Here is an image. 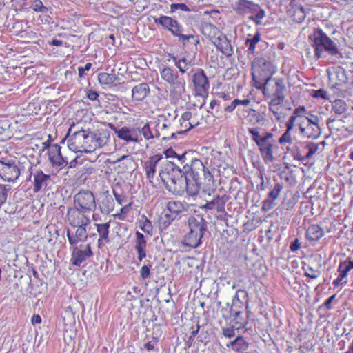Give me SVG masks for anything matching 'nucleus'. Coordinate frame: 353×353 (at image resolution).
Wrapping results in <instances>:
<instances>
[{"label": "nucleus", "instance_id": "4d7b16f0", "mask_svg": "<svg viewBox=\"0 0 353 353\" xmlns=\"http://www.w3.org/2000/svg\"><path fill=\"white\" fill-rule=\"evenodd\" d=\"M151 264L143 265L140 270V277L142 280H146L150 276Z\"/></svg>", "mask_w": 353, "mask_h": 353}, {"label": "nucleus", "instance_id": "a19ab883", "mask_svg": "<svg viewBox=\"0 0 353 353\" xmlns=\"http://www.w3.org/2000/svg\"><path fill=\"white\" fill-rule=\"evenodd\" d=\"M119 79L114 74L101 72L98 74V81L101 85H111Z\"/></svg>", "mask_w": 353, "mask_h": 353}, {"label": "nucleus", "instance_id": "e433bc0d", "mask_svg": "<svg viewBox=\"0 0 353 353\" xmlns=\"http://www.w3.org/2000/svg\"><path fill=\"white\" fill-rule=\"evenodd\" d=\"M202 34L212 41L221 33L219 29L211 23H205L201 26Z\"/></svg>", "mask_w": 353, "mask_h": 353}, {"label": "nucleus", "instance_id": "680f3d73", "mask_svg": "<svg viewBox=\"0 0 353 353\" xmlns=\"http://www.w3.org/2000/svg\"><path fill=\"white\" fill-rule=\"evenodd\" d=\"M279 142L281 144L292 143V139L291 137L290 132L288 131H285V132L280 137Z\"/></svg>", "mask_w": 353, "mask_h": 353}, {"label": "nucleus", "instance_id": "603ef678", "mask_svg": "<svg viewBox=\"0 0 353 353\" xmlns=\"http://www.w3.org/2000/svg\"><path fill=\"white\" fill-rule=\"evenodd\" d=\"M265 16V12L264 10H259L257 12L252 14L248 19L256 23V25L262 24V19Z\"/></svg>", "mask_w": 353, "mask_h": 353}, {"label": "nucleus", "instance_id": "f257e3e1", "mask_svg": "<svg viewBox=\"0 0 353 353\" xmlns=\"http://www.w3.org/2000/svg\"><path fill=\"white\" fill-rule=\"evenodd\" d=\"M159 176L166 190L176 196H183L185 192L190 196H197L200 190L210 195L216 188L213 174L198 159L185 163L183 168L167 161Z\"/></svg>", "mask_w": 353, "mask_h": 353}, {"label": "nucleus", "instance_id": "79ce46f5", "mask_svg": "<svg viewBox=\"0 0 353 353\" xmlns=\"http://www.w3.org/2000/svg\"><path fill=\"white\" fill-rule=\"evenodd\" d=\"M347 108L346 102L342 99H336L332 103V111L336 114H342L346 111Z\"/></svg>", "mask_w": 353, "mask_h": 353}, {"label": "nucleus", "instance_id": "f3484780", "mask_svg": "<svg viewBox=\"0 0 353 353\" xmlns=\"http://www.w3.org/2000/svg\"><path fill=\"white\" fill-rule=\"evenodd\" d=\"M298 125L301 136L305 138L315 139L321 135V130L319 124L300 121L298 122Z\"/></svg>", "mask_w": 353, "mask_h": 353}, {"label": "nucleus", "instance_id": "f8f14e48", "mask_svg": "<svg viewBox=\"0 0 353 353\" xmlns=\"http://www.w3.org/2000/svg\"><path fill=\"white\" fill-rule=\"evenodd\" d=\"M88 212H83L77 208H69L67 212V219L72 227L88 226L90 223Z\"/></svg>", "mask_w": 353, "mask_h": 353}, {"label": "nucleus", "instance_id": "2f4dec72", "mask_svg": "<svg viewBox=\"0 0 353 353\" xmlns=\"http://www.w3.org/2000/svg\"><path fill=\"white\" fill-rule=\"evenodd\" d=\"M99 208L101 212L104 214H108L114 210V201L108 191L103 194L101 200L99 201Z\"/></svg>", "mask_w": 353, "mask_h": 353}, {"label": "nucleus", "instance_id": "0eeeda50", "mask_svg": "<svg viewBox=\"0 0 353 353\" xmlns=\"http://www.w3.org/2000/svg\"><path fill=\"white\" fill-rule=\"evenodd\" d=\"M159 72L162 79L172 88V92L178 96L185 93V81L183 77H179L176 70L163 65L159 68Z\"/></svg>", "mask_w": 353, "mask_h": 353}, {"label": "nucleus", "instance_id": "9b49d317", "mask_svg": "<svg viewBox=\"0 0 353 353\" xmlns=\"http://www.w3.org/2000/svg\"><path fill=\"white\" fill-rule=\"evenodd\" d=\"M20 175V170L17 163L10 159L0 160V176L6 181L14 182Z\"/></svg>", "mask_w": 353, "mask_h": 353}, {"label": "nucleus", "instance_id": "c756f323", "mask_svg": "<svg viewBox=\"0 0 353 353\" xmlns=\"http://www.w3.org/2000/svg\"><path fill=\"white\" fill-rule=\"evenodd\" d=\"M150 94V89L148 83H141L132 89V99L134 101H142Z\"/></svg>", "mask_w": 353, "mask_h": 353}, {"label": "nucleus", "instance_id": "4468645a", "mask_svg": "<svg viewBox=\"0 0 353 353\" xmlns=\"http://www.w3.org/2000/svg\"><path fill=\"white\" fill-rule=\"evenodd\" d=\"M92 255L93 252L90 243L79 246L74 245L71 259L72 263L76 266H81L83 262Z\"/></svg>", "mask_w": 353, "mask_h": 353}, {"label": "nucleus", "instance_id": "e2e57ef3", "mask_svg": "<svg viewBox=\"0 0 353 353\" xmlns=\"http://www.w3.org/2000/svg\"><path fill=\"white\" fill-rule=\"evenodd\" d=\"M312 92H313L312 97L314 98H321L323 99H328L327 91H325L323 89H319L316 90H314Z\"/></svg>", "mask_w": 353, "mask_h": 353}, {"label": "nucleus", "instance_id": "cd10ccee", "mask_svg": "<svg viewBox=\"0 0 353 353\" xmlns=\"http://www.w3.org/2000/svg\"><path fill=\"white\" fill-rule=\"evenodd\" d=\"M163 159V155L157 154L151 156L148 160L144 162L143 168L147 178L151 182L156 173V167L157 163Z\"/></svg>", "mask_w": 353, "mask_h": 353}, {"label": "nucleus", "instance_id": "5701e85b", "mask_svg": "<svg viewBox=\"0 0 353 353\" xmlns=\"http://www.w3.org/2000/svg\"><path fill=\"white\" fill-rule=\"evenodd\" d=\"M283 185L282 183H276L271 191L268 194V198L263 201L262 209L265 212H268L273 208L276 203L274 201L278 198Z\"/></svg>", "mask_w": 353, "mask_h": 353}, {"label": "nucleus", "instance_id": "473e14b6", "mask_svg": "<svg viewBox=\"0 0 353 353\" xmlns=\"http://www.w3.org/2000/svg\"><path fill=\"white\" fill-rule=\"evenodd\" d=\"M253 66L259 68V70L265 72V77H272V75L276 72V68H274L273 64L263 58H258L253 62Z\"/></svg>", "mask_w": 353, "mask_h": 353}, {"label": "nucleus", "instance_id": "338daca9", "mask_svg": "<svg viewBox=\"0 0 353 353\" xmlns=\"http://www.w3.org/2000/svg\"><path fill=\"white\" fill-rule=\"evenodd\" d=\"M113 194L116 201L120 205H123L126 202V196L122 194L119 193L116 190L113 189Z\"/></svg>", "mask_w": 353, "mask_h": 353}, {"label": "nucleus", "instance_id": "a878e982", "mask_svg": "<svg viewBox=\"0 0 353 353\" xmlns=\"http://www.w3.org/2000/svg\"><path fill=\"white\" fill-rule=\"evenodd\" d=\"M147 240L141 232H135L134 249L137 252V259L142 261L146 257Z\"/></svg>", "mask_w": 353, "mask_h": 353}, {"label": "nucleus", "instance_id": "bb28decb", "mask_svg": "<svg viewBox=\"0 0 353 353\" xmlns=\"http://www.w3.org/2000/svg\"><path fill=\"white\" fill-rule=\"evenodd\" d=\"M61 147L58 144H53L49 146L48 150V160L53 168H57L58 165H63V155L61 154Z\"/></svg>", "mask_w": 353, "mask_h": 353}, {"label": "nucleus", "instance_id": "412c9836", "mask_svg": "<svg viewBox=\"0 0 353 353\" xmlns=\"http://www.w3.org/2000/svg\"><path fill=\"white\" fill-rule=\"evenodd\" d=\"M93 143V152L97 149L105 145L110 139V132L108 130H98L97 132H90Z\"/></svg>", "mask_w": 353, "mask_h": 353}, {"label": "nucleus", "instance_id": "393cba45", "mask_svg": "<svg viewBox=\"0 0 353 353\" xmlns=\"http://www.w3.org/2000/svg\"><path fill=\"white\" fill-rule=\"evenodd\" d=\"M134 161L132 156L126 154L123 155L116 161H113L114 165H117V168L119 172H127L134 170Z\"/></svg>", "mask_w": 353, "mask_h": 353}, {"label": "nucleus", "instance_id": "5fc2aeb1", "mask_svg": "<svg viewBox=\"0 0 353 353\" xmlns=\"http://www.w3.org/2000/svg\"><path fill=\"white\" fill-rule=\"evenodd\" d=\"M32 8L35 12L46 13L48 12V8L43 6L41 0H35L32 5Z\"/></svg>", "mask_w": 353, "mask_h": 353}, {"label": "nucleus", "instance_id": "8fccbe9b", "mask_svg": "<svg viewBox=\"0 0 353 353\" xmlns=\"http://www.w3.org/2000/svg\"><path fill=\"white\" fill-rule=\"evenodd\" d=\"M178 10L190 12L192 10L188 6L183 3H172L170 5V13H174Z\"/></svg>", "mask_w": 353, "mask_h": 353}, {"label": "nucleus", "instance_id": "7ed1b4c3", "mask_svg": "<svg viewBox=\"0 0 353 353\" xmlns=\"http://www.w3.org/2000/svg\"><path fill=\"white\" fill-rule=\"evenodd\" d=\"M189 232L185 234L182 245L190 248H197L202 243L204 233L208 229V222L201 216L188 219Z\"/></svg>", "mask_w": 353, "mask_h": 353}, {"label": "nucleus", "instance_id": "052dcab7", "mask_svg": "<svg viewBox=\"0 0 353 353\" xmlns=\"http://www.w3.org/2000/svg\"><path fill=\"white\" fill-rule=\"evenodd\" d=\"M307 110L305 109V107L303 105L296 108L293 112L294 114H296L298 117L299 122L303 119V118L304 117V114H305Z\"/></svg>", "mask_w": 353, "mask_h": 353}, {"label": "nucleus", "instance_id": "864d4df0", "mask_svg": "<svg viewBox=\"0 0 353 353\" xmlns=\"http://www.w3.org/2000/svg\"><path fill=\"white\" fill-rule=\"evenodd\" d=\"M301 121H304L305 122H309L310 123L319 124L320 118L312 114L311 112H307L305 114H304V117Z\"/></svg>", "mask_w": 353, "mask_h": 353}, {"label": "nucleus", "instance_id": "de8ad7c7", "mask_svg": "<svg viewBox=\"0 0 353 353\" xmlns=\"http://www.w3.org/2000/svg\"><path fill=\"white\" fill-rule=\"evenodd\" d=\"M305 12L303 6H298L294 8L292 14L293 21L296 23H302L305 18Z\"/></svg>", "mask_w": 353, "mask_h": 353}, {"label": "nucleus", "instance_id": "6e6552de", "mask_svg": "<svg viewBox=\"0 0 353 353\" xmlns=\"http://www.w3.org/2000/svg\"><path fill=\"white\" fill-rule=\"evenodd\" d=\"M154 21L156 24L170 32L174 37H178L179 41H189L190 38H193L192 36L185 35L182 26L176 19L170 17L161 15L158 18L154 17Z\"/></svg>", "mask_w": 353, "mask_h": 353}, {"label": "nucleus", "instance_id": "69168bd1", "mask_svg": "<svg viewBox=\"0 0 353 353\" xmlns=\"http://www.w3.org/2000/svg\"><path fill=\"white\" fill-rule=\"evenodd\" d=\"M243 314L240 315L239 317H238V321L239 323H236V321H233L234 323V324L236 325H237L236 327V330H241V329H243V328H245L246 327V325H248V320L247 319H244L242 316Z\"/></svg>", "mask_w": 353, "mask_h": 353}, {"label": "nucleus", "instance_id": "a18cd8bd", "mask_svg": "<svg viewBox=\"0 0 353 353\" xmlns=\"http://www.w3.org/2000/svg\"><path fill=\"white\" fill-rule=\"evenodd\" d=\"M173 61L175 63V65L179 68V72L183 74L185 73L192 65L191 62L188 61L185 58L177 59L176 57H174Z\"/></svg>", "mask_w": 353, "mask_h": 353}, {"label": "nucleus", "instance_id": "6ab92c4d", "mask_svg": "<svg viewBox=\"0 0 353 353\" xmlns=\"http://www.w3.org/2000/svg\"><path fill=\"white\" fill-rule=\"evenodd\" d=\"M234 10L238 14L244 15L246 14H254L259 10H262L263 9L259 6V4L252 1L248 0H238L235 3Z\"/></svg>", "mask_w": 353, "mask_h": 353}, {"label": "nucleus", "instance_id": "c9c22d12", "mask_svg": "<svg viewBox=\"0 0 353 353\" xmlns=\"http://www.w3.org/2000/svg\"><path fill=\"white\" fill-rule=\"evenodd\" d=\"M325 234L323 229L317 224L310 225L305 233L307 240L317 241Z\"/></svg>", "mask_w": 353, "mask_h": 353}, {"label": "nucleus", "instance_id": "423d86ee", "mask_svg": "<svg viewBox=\"0 0 353 353\" xmlns=\"http://www.w3.org/2000/svg\"><path fill=\"white\" fill-rule=\"evenodd\" d=\"M262 83L263 94L266 98L284 101L287 88L283 78L272 79L270 77L265 78Z\"/></svg>", "mask_w": 353, "mask_h": 353}, {"label": "nucleus", "instance_id": "c03bdc74", "mask_svg": "<svg viewBox=\"0 0 353 353\" xmlns=\"http://www.w3.org/2000/svg\"><path fill=\"white\" fill-rule=\"evenodd\" d=\"M164 154L166 157V158H171V157H176L182 164L187 163L188 161L187 159V154L188 152H185L181 154H178L173 149L171 148L169 149H167L164 151Z\"/></svg>", "mask_w": 353, "mask_h": 353}, {"label": "nucleus", "instance_id": "c85d7f7f", "mask_svg": "<svg viewBox=\"0 0 353 353\" xmlns=\"http://www.w3.org/2000/svg\"><path fill=\"white\" fill-rule=\"evenodd\" d=\"M86 227L77 226L74 234L72 233L69 230H68L67 236L71 245H77L78 243L86 241L88 238Z\"/></svg>", "mask_w": 353, "mask_h": 353}, {"label": "nucleus", "instance_id": "f03ea898", "mask_svg": "<svg viewBox=\"0 0 353 353\" xmlns=\"http://www.w3.org/2000/svg\"><path fill=\"white\" fill-rule=\"evenodd\" d=\"M309 39L314 48L316 59L322 57L324 52L331 56L341 55L339 49V41L336 38H331L329 32L323 30L322 28H314L312 33L309 35Z\"/></svg>", "mask_w": 353, "mask_h": 353}, {"label": "nucleus", "instance_id": "774afa93", "mask_svg": "<svg viewBox=\"0 0 353 353\" xmlns=\"http://www.w3.org/2000/svg\"><path fill=\"white\" fill-rule=\"evenodd\" d=\"M92 67L91 63H87L84 67L79 66L78 67V72L79 77L82 78L85 77V72L89 71Z\"/></svg>", "mask_w": 353, "mask_h": 353}, {"label": "nucleus", "instance_id": "09e8293b", "mask_svg": "<svg viewBox=\"0 0 353 353\" xmlns=\"http://www.w3.org/2000/svg\"><path fill=\"white\" fill-rule=\"evenodd\" d=\"M305 148L308 149V152L303 157L300 159L301 162L310 159L318 150L319 146L315 143L310 142L305 145Z\"/></svg>", "mask_w": 353, "mask_h": 353}, {"label": "nucleus", "instance_id": "bf43d9fd", "mask_svg": "<svg viewBox=\"0 0 353 353\" xmlns=\"http://www.w3.org/2000/svg\"><path fill=\"white\" fill-rule=\"evenodd\" d=\"M336 294H333L331 296H330L328 299L325 300L324 303L318 307V310L320 311L321 310H330L332 308V303L335 299Z\"/></svg>", "mask_w": 353, "mask_h": 353}, {"label": "nucleus", "instance_id": "aec40b11", "mask_svg": "<svg viewBox=\"0 0 353 353\" xmlns=\"http://www.w3.org/2000/svg\"><path fill=\"white\" fill-rule=\"evenodd\" d=\"M184 205L181 201H171L167 203V208L164 210L166 221L169 223L173 221L183 211Z\"/></svg>", "mask_w": 353, "mask_h": 353}, {"label": "nucleus", "instance_id": "49530a36", "mask_svg": "<svg viewBox=\"0 0 353 353\" xmlns=\"http://www.w3.org/2000/svg\"><path fill=\"white\" fill-rule=\"evenodd\" d=\"M284 101H278L277 99H271L269 102V110L273 113L277 120L280 119V114L279 113V110L280 108V105L283 103Z\"/></svg>", "mask_w": 353, "mask_h": 353}, {"label": "nucleus", "instance_id": "4c0bfd02", "mask_svg": "<svg viewBox=\"0 0 353 353\" xmlns=\"http://www.w3.org/2000/svg\"><path fill=\"white\" fill-rule=\"evenodd\" d=\"M261 41V34L257 31L251 38H247L245 45L248 48V55H254L256 44Z\"/></svg>", "mask_w": 353, "mask_h": 353}, {"label": "nucleus", "instance_id": "13d9d810", "mask_svg": "<svg viewBox=\"0 0 353 353\" xmlns=\"http://www.w3.org/2000/svg\"><path fill=\"white\" fill-rule=\"evenodd\" d=\"M222 334L226 338H232L235 336V331L237 330L234 325L230 327H222Z\"/></svg>", "mask_w": 353, "mask_h": 353}, {"label": "nucleus", "instance_id": "9d476101", "mask_svg": "<svg viewBox=\"0 0 353 353\" xmlns=\"http://www.w3.org/2000/svg\"><path fill=\"white\" fill-rule=\"evenodd\" d=\"M330 80L334 81L332 88L341 90L343 88H348L349 85L353 84L352 72L351 70L346 71L342 67H337L334 69L333 74H329Z\"/></svg>", "mask_w": 353, "mask_h": 353}, {"label": "nucleus", "instance_id": "a211bd4d", "mask_svg": "<svg viewBox=\"0 0 353 353\" xmlns=\"http://www.w3.org/2000/svg\"><path fill=\"white\" fill-rule=\"evenodd\" d=\"M117 135L119 139L126 142L138 143L141 140L139 128L123 126L117 132Z\"/></svg>", "mask_w": 353, "mask_h": 353}, {"label": "nucleus", "instance_id": "72a5a7b5", "mask_svg": "<svg viewBox=\"0 0 353 353\" xmlns=\"http://www.w3.org/2000/svg\"><path fill=\"white\" fill-rule=\"evenodd\" d=\"M226 202L225 196H220L219 194L214 196L211 201H207L203 208L208 210H216L218 212H223L225 209Z\"/></svg>", "mask_w": 353, "mask_h": 353}, {"label": "nucleus", "instance_id": "7c9ffc66", "mask_svg": "<svg viewBox=\"0 0 353 353\" xmlns=\"http://www.w3.org/2000/svg\"><path fill=\"white\" fill-rule=\"evenodd\" d=\"M95 225L97 227V231L99 235V238L98 239V247L101 248L110 242L109 228L110 226V221L105 223H96Z\"/></svg>", "mask_w": 353, "mask_h": 353}, {"label": "nucleus", "instance_id": "37998d69", "mask_svg": "<svg viewBox=\"0 0 353 353\" xmlns=\"http://www.w3.org/2000/svg\"><path fill=\"white\" fill-rule=\"evenodd\" d=\"M352 269L353 261H352L350 258H347L345 261L340 262L338 267V272L341 274L347 276V273Z\"/></svg>", "mask_w": 353, "mask_h": 353}, {"label": "nucleus", "instance_id": "2eb2a0df", "mask_svg": "<svg viewBox=\"0 0 353 353\" xmlns=\"http://www.w3.org/2000/svg\"><path fill=\"white\" fill-rule=\"evenodd\" d=\"M192 81L198 95L203 97L204 94H208L210 83L203 70H200L193 74Z\"/></svg>", "mask_w": 353, "mask_h": 353}, {"label": "nucleus", "instance_id": "dca6fc26", "mask_svg": "<svg viewBox=\"0 0 353 353\" xmlns=\"http://www.w3.org/2000/svg\"><path fill=\"white\" fill-rule=\"evenodd\" d=\"M248 132L259 150L272 143H276V140L274 139V135L271 132H265L263 134H260L258 128H248Z\"/></svg>", "mask_w": 353, "mask_h": 353}, {"label": "nucleus", "instance_id": "ddd939ff", "mask_svg": "<svg viewBox=\"0 0 353 353\" xmlns=\"http://www.w3.org/2000/svg\"><path fill=\"white\" fill-rule=\"evenodd\" d=\"M30 174L33 176V191L37 193L41 190H47L52 182L51 175L45 174L41 170H33L30 168Z\"/></svg>", "mask_w": 353, "mask_h": 353}, {"label": "nucleus", "instance_id": "f704fd0d", "mask_svg": "<svg viewBox=\"0 0 353 353\" xmlns=\"http://www.w3.org/2000/svg\"><path fill=\"white\" fill-rule=\"evenodd\" d=\"M227 347H230L236 353H245L249 347V343L245 340L243 336H238L234 341L228 344Z\"/></svg>", "mask_w": 353, "mask_h": 353}, {"label": "nucleus", "instance_id": "58836bf2", "mask_svg": "<svg viewBox=\"0 0 353 353\" xmlns=\"http://www.w3.org/2000/svg\"><path fill=\"white\" fill-rule=\"evenodd\" d=\"M277 148L276 143H272L259 150L263 161L265 163H271L274 161L273 149Z\"/></svg>", "mask_w": 353, "mask_h": 353}, {"label": "nucleus", "instance_id": "3c124183", "mask_svg": "<svg viewBox=\"0 0 353 353\" xmlns=\"http://www.w3.org/2000/svg\"><path fill=\"white\" fill-rule=\"evenodd\" d=\"M303 270H305L304 276L312 279H317L321 274L319 270H314L311 266H307V268H303Z\"/></svg>", "mask_w": 353, "mask_h": 353}, {"label": "nucleus", "instance_id": "0e129e2a", "mask_svg": "<svg viewBox=\"0 0 353 353\" xmlns=\"http://www.w3.org/2000/svg\"><path fill=\"white\" fill-rule=\"evenodd\" d=\"M140 228L143 232L150 234V231L152 230L151 222L147 218H145V220L141 223Z\"/></svg>", "mask_w": 353, "mask_h": 353}, {"label": "nucleus", "instance_id": "1a4fd4ad", "mask_svg": "<svg viewBox=\"0 0 353 353\" xmlns=\"http://www.w3.org/2000/svg\"><path fill=\"white\" fill-rule=\"evenodd\" d=\"M74 205L79 210L88 213L94 211L97 207L95 197L90 190H81L77 193L74 196Z\"/></svg>", "mask_w": 353, "mask_h": 353}, {"label": "nucleus", "instance_id": "4be33fe9", "mask_svg": "<svg viewBox=\"0 0 353 353\" xmlns=\"http://www.w3.org/2000/svg\"><path fill=\"white\" fill-rule=\"evenodd\" d=\"M212 43L226 57H230L233 54V48L231 41L225 34L222 32L220 33L216 38L212 41Z\"/></svg>", "mask_w": 353, "mask_h": 353}, {"label": "nucleus", "instance_id": "b1692460", "mask_svg": "<svg viewBox=\"0 0 353 353\" xmlns=\"http://www.w3.org/2000/svg\"><path fill=\"white\" fill-rule=\"evenodd\" d=\"M237 112H239V117H244L247 119V121L251 123L253 125L256 124H263V117L256 110L250 108H238Z\"/></svg>", "mask_w": 353, "mask_h": 353}, {"label": "nucleus", "instance_id": "20e7f679", "mask_svg": "<svg viewBox=\"0 0 353 353\" xmlns=\"http://www.w3.org/2000/svg\"><path fill=\"white\" fill-rule=\"evenodd\" d=\"M249 301H250L248 292L244 290H238L232 299V305L230 306L229 310H222L223 318L225 319L232 318L233 321L239 323L238 321V317L243 314L242 310L243 307H245L248 316L251 312L249 310Z\"/></svg>", "mask_w": 353, "mask_h": 353}, {"label": "nucleus", "instance_id": "ea45409f", "mask_svg": "<svg viewBox=\"0 0 353 353\" xmlns=\"http://www.w3.org/2000/svg\"><path fill=\"white\" fill-rule=\"evenodd\" d=\"M192 118V113L190 112L186 111L183 112L181 117V119H179L180 121H183V123H185V126L188 125V128L187 129H181L178 131L179 134H185L188 131L191 130L192 128L196 126L199 123H196L193 124L190 122V119Z\"/></svg>", "mask_w": 353, "mask_h": 353}, {"label": "nucleus", "instance_id": "39448f33", "mask_svg": "<svg viewBox=\"0 0 353 353\" xmlns=\"http://www.w3.org/2000/svg\"><path fill=\"white\" fill-rule=\"evenodd\" d=\"M90 131L81 130L74 132L68 139V148L74 152L91 153L93 152Z\"/></svg>", "mask_w": 353, "mask_h": 353}, {"label": "nucleus", "instance_id": "6e6d98bb", "mask_svg": "<svg viewBox=\"0 0 353 353\" xmlns=\"http://www.w3.org/2000/svg\"><path fill=\"white\" fill-rule=\"evenodd\" d=\"M141 134L143 135L145 139H150L154 137V134L152 132L148 123L145 124L143 127L140 129V135Z\"/></svg>", "mask_w": 353, "mask_h": 353}]
</instances>
